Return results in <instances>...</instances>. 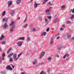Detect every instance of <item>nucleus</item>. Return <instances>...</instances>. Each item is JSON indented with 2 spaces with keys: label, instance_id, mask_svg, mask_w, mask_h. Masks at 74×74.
<instances>
[{
  "label": "nucleus",
  "instance_id": "8",
  "mask_svg": "<svg viewBox=\"0 0 74 74\" xmlns=\"http://www.w3.org/2000/svg\"><path fill=\"white\" fill-rule=\"evenodd\" d=\"M7 70H12V68H11L10 65H8L6 67Z\"/></svg>",
  "mask_w": 74,
  "mask_h": 74
},
{
  "label": "nucleus",
  "instance_id": "40",
  "mask_svg": "<svg viewBox=\"0 0 74 74\" xmlns=\"http://www.w3.org/2000/svg\"><path fill=\"white\" fill-rule=\"evenodd\" d=\"M49 28H47V29L46 31L47 32H49Z\"/></svg>",
  "mask_w": 74,
  "mask_h": 74
},
{
  "label": "nucleus",
  "instance_id": "12",
  "mask_svg": "<svg viewBox=\"0 0 74 74\" xmlns=\"http://www.w3.org/2000/svg\"><path fill=\"white\" fill-rule=\"evenodd\" d=\"M69 54L67 53L66 54H65L63 57L62 58L63 59H65L66 58V57H69Z\"/></svg>",
  "mask_w": 74,
  "mask_h": 74
},
{
  "label": "nucleus",
  "instance_id": "14",
  "mask_svg": "<svg viewBox=\"0 0 74 74\" xmlns=\"http://www.w3.org/2000/svg\"><path fill=\"white\" fill-rule=\"evenodd\" d=\"M21 1H22V0H17L16 1V4H20V3L21 2Z\"/></svg>",
  "mask_w": 74,
  "mask_h": 74
},
{
  "label": "nucleus",
  "instance_id": "30",
  "mask_svg": "<svg viewBox=\"0 0 74 74\" xmlns=\"http://www.w3.org/2000/svg\"><path fill=\"white\" fill-rule=\"evenodd\" d=\"M22 53H21L20 54H18V56L17 58H19L20 57V56H21V55H22Z\"/></svg>",
  "mask_w": 74,
  "mask_h": 74
},
{
  "label": "nucleus",
  "instance_id": "21",
  "mask_svg": "<svg viewBox=\"0 0 74 74\" xmlns=\"http://www.w3.org/2000/svg\"><path fill=\"white\" fill-rule=\"evenodd\" d=\"M37 60H36L34 61L33 63V64L34 65L35 64H37Z\"/></svg>",
  "mask_w": 74,
  "mask_h": 74
},
{
  "label": "nucleus",
  "instance_id": "36",
  "mask_svg": "<svg viewBox=\"0 0 74 74\" xmlns=\"http://www.w3.org/2000/svg\"><path fill=\"white\" fill-rule=\"evenodd\" d=\"M45 22H46V23L48 22V20L46 18L45 19Z\"/></svg>",
  "mask_w": 74,
  "mask_h": 74
},
{
  "label": "nucleus",
  "instance_id": "59",
  "mask_svg": "<svg viewBox=\"0 0 74 74\" xmlns=\"http://www.w3.org/2000/svg\"><path fill=\"white\" fill-rule=\"evenodd\" d=\"M40 21H42V19H41V18L40 19Z\"/></svg>",
  "mask_w": 74,
  "mask_h": 74
},
{
  "label": "nucleus",
  "instance_id": "13",
  "mask_svg": "<svg viewBox=\"0 0 74 74\" xmlns=\"http://www.w3.org/2000/svg\"><path fill=\"white\" fill-rule=\"evenodd\" d=\"M59 21V19L58 18H56L53 22V23H56L58 22Z\"/></svg>",
  "mask_w": 74,
  "mask_h": 74
},
{
  "label": "nucleus",
  "instance_id": "22",
  "mask_svg": "<svg viewBox=\"0 0 74 74\" xmlns=\"http://www.w3.org/2000/svg\"><path fill=\"white\" fill-rule=\"evenodd\" d=\"M14 55V53H11L10 54H9V55H8V58H10L12 55Z\"/></svg>",
  "mask_w": 74,
  "mask_h": 74
},
{
  "label": "nucleus",
  "instance_id": "56",
  "mask_svg": "<svg viewBox=\"0 0 74 74\" xmlns=\"http://www.w3.org/2000/svg\"><path fill=\"white\" fill-rule=\"evenodd\" d=\"M57 39H59V37H58L56 38Z\"/></svg>",
  "mask_w": 74,
  "mask_h": 74
},
{
  "label": "nucleus",
  "instance_id": "31",
  "mask_svg": "<svg viewBox=\"0 0 74 74\" xmlns=\"http://www.w3.org/2000/svg\"><path fill=\"white\" fill-rule=\"evenodd\" d=\"M74 18V14H72L71 16V19H73V18Z\"/></svg>",
  "mask_w": 74,
  "mask_h": 74
},
{
  "label": "nucleus",
  "instance_id": "47",
  "mask_svg": "<svg viewBox=\"0 0 74 74\" xmlns=\"http://www.w3.org/2000/svg\"><path fill=\"white\" fill-rule=\"evenodd\" d=\"M21 19V18H20V17H18L17 20H19V19Z\"/></svg>",
  "mask_w": 74,
  "mask_h": 74
},
{
  "label": "nucleus",
  "instance_id": "57",
  "mask_svg": "<svg viewBox=\"0 0 74 74\" xmlns=\"http://www.w3.org/2000/svg\"><path fill=\"white\" fill-rule=\"evenodd\" d=\"M21 74H25V73L22 72V73H21Z\"/></svg>",
  "mask_w": 74,
  "mask_h": 74
},
{
  "label": "nucleus",
  "instance_id": "42",
  "mask_svg": "<svg viewBox=\"0 0 74 74\" xmlns=\"http://www.w3.org/2000/svg\"><path fill=\"white\" fill-rule=\"evenodd\" d=\"M48 4H49V5H53L52 4H51V2H49L48 3Z\"/></svg>",
  "mask_w": 74,
  "mask_h": 74
},
{
  "label": "nucleus",
  "instance_id": "39",
  "mask_svg": "<svg viewBox=\"0 0 74 74\" xmlns=\"http://www.w3.org/2000/svg\"><path fill=\"white\" fill-rule=\"evenodd\" d=\"M9 61L11 62H12V61H13V60H12V58H10L9 60Z\"/></svg>",
  "mask_w": 74,
  "mask_h": 74
},
{
  "label": "nucleus",
  "instance_id": "62",
  "mask_svg": "<svg viewBox=\"0 0 74 74\" xmlns=\"http://www.w3.org/2000/svg\"><path fill=\"white\" fill-rule=\"evenodd\" d=\"M40 65H41V64H40Z\"/></svg>",
  "mask_w": 74,
  "mask_h": 74
},
{
  "label": "nucleus",
  "instance_id": "61",
  "mask_svg": "<svg viewBox=\"0 0 74 74\" xmlns=\"http://www.w3.org/2000/svg\"><path fill=\"white\" fill-rule=\"evenodd\" d=\"M71 11H72V10H70V12H71Z\"/></svg>",
  "mask_w": 74,
  "mask_h": 74
},
{
  "label": "nucleus",
  "instance_id": "4",
  "mask_svg": "<svg viewBox=\"0 0 74 74\" xmlns=\"http://www.w3.org/2000/svg\"><path fill=\"white\" fill-rule=\"evenodd\" d=\"M14 61H17L18 60V58L17 57L16 58V54H15L13 56V57Z\"/></svg>",
  "mask_w": 74,
  "mask_h": 74
},
{
  "label": "nucleus",
  "instance_id": "41",
  "mask_svg": "<svg viewBox=\"0 0 74 74\" xmlns=\"http://www.w3.org/2000/svg\"><path fill=\"white\" fill-rule=\"evenodd\" d=\"M61 7L62 8H63V9L65 8V6H64V5L62 6Z\"/></svg>",
  "mask_w": 74,
  "mask_h": 74
},
{
  "label": "nucleus",
  "instance_id": "49",
  "mask_svg": "<svg viewBox=\"0 0 74 74\" xmlns=\"http://www.w3.org/2000/svg\"><path fill=\"white\" fill-rule=\"evenodd\" d=\"M52 8L51 7H50L49 8V10H50H50H51V8Z\"/></svg>",
  "mask_w": 74,
  "mask_h": 74
},
{
  "label": "nucleus",
  "instance_id": "43",
  "mask_svg": "<svg viewBox=\"0 0 74 74\" xmlns=\"http://www.w3.org/2000/svg\"><path fill=\"white\" fill-rule=\"evenodd\" d=\"M27 40L28 41H30V38H27Z\"/></svg>",
  "mask_w": 74,
  "mask_h": 74
},
{
  "label": "nucleus",
  "instance_id": "38",
  "mask_svg": "<svg viewBox=\"0 0 74 74\" xmlns=\"http://www.w3.org/2000/svg\"><path fill=\"white\" fill-rule=\"evenodd\" d=\"M1 73L3 74H5V72L4 71H2L1 72Z\"/></svg>",
  "mask_w": 74,
  "mask_h": 74
},
{
  "label": "nucleus",
  "instance_id": "27",
  "mask_svg": "<svg viewBox=\"0 0 74 74\" xmlns=\"http://www.w3.org/2000/svg\"><path fill=\"white\" fill-rule=\"evenodd\" d=\"M1 43L2 45H4V44H5V41H2Z\"/></svg>",
  "mask_w": 74,
  "mask_h": 74
},
{
  "label": "nucleus",
  "instance_id": "26",
  "mask_svg": "<svg viewBox=\"0 0 74 74\" xmlns=\"http://www.w3.org/2000/svg\"><path fill=\"white\" fill-rule=\"evenodd\" d=\"M5 11H4V12H3V13L2 14V16H4L5 15Z\"/></svg>",
  "mask_w": 74,
  "mask_h": 74
},
{
  "label": "nucleus",
  "instance_id": "11",
  "mask_svg": "<svg viewBox=\"0 0 74 74\" xmlns=\"http://www.w3.org/2000/svg\"><path fill=\"white\" fill-rule=\"evenodd\" d=\"M10 15H11V16H13L14 14V11L13 10H12L10 11V12H9Z\"/></svg>",
  "mask_w": 74,
  "mask_h": 74
},
{
  "label": "nucleus",
  "instance_id": "1",
  "mask_svg": "<svg viewBox=\"0 0 74 74\" xmlns=\"http://www.w3.org/2000/svg\"><path fill=\"white\" fill-rule=\"evenodd\" d=\"M14 24V22L13 21H12L11 24L9 25V26H12V28L11 29L9 30V32L10 33L12 32L14 30L13 29H14L15 27V25Z\"/></svg>",
  "mask_w": 74,
  "mask_h": 74
},
{
  "label": "nucleus",
  "instance_id": "46",
  "mask_svg": "<svg viewBox=\"0 0 74 74\" xmlns=\"http://www.w3.org/2000/svg\"><path fill=\"white\" fill-rule=\"evenodd\" d=\"M47 71L48 72H49V71H50V69H47Z\"/></svg>",
  "mask_w": 74,
  "mask_h": 74
},
{
  "label": "nucleus",
  "instance_id": "6",
  "mask_svg": "<svg viewBox=\"0 0 74 74\" xmlns=\"http://www.w3.org/2000/svg\"><path fill=\"white\" fill-rule=\"evenodd\" d=\"M8 8H10V6L12 4V2L10 1H9L8 2Z\"/></svg>",
  "mask_w": 74,
  "mask_h": 74
},
{
  "label": "nucleus",
  "instance_id": "53",
  "mask_svg": "<svg viewBox=\"0 0 74 74\" xmlns=\"http://www.w3.org/2000/svg\"><path fill=\"white\" fill-rule=\"evenodd\" d=\"M65 26H64V25H62V27H64Z\"/></svg>",
  "mask_w": 74,
  "mask_h": 74
},
{
  "label": "nucleus",
  "instance_id": "50",
  "mask_svg": "<svg viewBox=\"0 0 74 74\" xmlns=\"http://www.w3.org/2000/svg\"><path fill=\"white\" fill-rule=\"evenodd\" d=\"M71 40H74V37L72 38H71Z\"/></svg>",
  "mask_w": 74,
  "mask_h": 74
},
{
  "label": "nucleus",
  "instance_id": "44",
  "mask_svg": "<svg viewBox=\"0 0 74 74\" xmlns=\"http://www.w3.org/2000/svg\"><path fill=\"white\" fill-rule=\"evenodd\" d=\"M48 18L49 19H50L51 18H52V17L51 16H48Z\"/></svg>",
  "mask_w": 74,
  "mask_h": 74
},
{
  "label": "nucleus",
  "instance_id": "18",
  "mask_svg": "<svg viewBox=\"0 0 74 74\" xmlns=\"http://www.w3.org/2000/svg\"><path fill=\"white\" fill-rule=\"evenodd\" d=\"M46 34H47V33L45 32H44L41 33V36H45Z\"/></svg>",
  "mask_w": 74,
  "mask_h": 74
},
{
  "label": "nucleus",
  "instance_id": "32",
  "mask_svg": "<svg viewBox=\"0 0 74 74\" xmlns=\"http://www.w3.org/2000/svg\"><path fill=\"white\" fill-rule=\"evenodd\" d=\"M45 73L44 72V71H42L41 73H40V74H45Z\"/></svg>",
  "mask_w": 74,
  "mask_h": 74
},
{
  "label": "nucleus",
  "instance_id": "19",
  "mask_svg": "<svg viewBox=\"0 0 74 74\" xmlns=\"http://www.w3.org/2000/svg\"><path fill=\"white\" fill-rule=\"evenodd\" d=\"M4 38V36L3 35H2L0 38V40H2Z\"/></svg>",
  "mask_w": 74,
  "mask_h": 74
},
{
  "label": "nucleus",
  "instance_id": "48",
  "mask_svg": "<svg viewBox=\"0 0 74 74\" xmlns=\"http://www.w3.org/2000/svg\"><path fill=\"white\" fill-rule=\"evenodd\" d=\"M72 12L74 14V9L72 10Z\"/></svg>",
  "mask_w": 74,
  "mask_h": 74
},
{
  "label": "nucleus",
  "instance_id": "3",
  "mask_svg": "<svg viewBox=\"0 0 74 74\" xmlns=\"http://www.w3.org/2000/svg\"><path fill=\"white\" fill-rule=\"evenodd\" d=\"M45 11V12L47 15H50V13H49L50 11V10H49V9H46Z\"/></svg>",
  "mask_w": 74,
  "mask_h": 74
},
{
  "label": "nucleus",
  "instance_id": "24",
  "mask_svg": "<svg viewBox=\"0 0 74 74\" xmlns=\"http://www.w3.org/2000/svg\"><path fill=\"white\" fill-rule=\"evenodd\" d=\"M11 48H10V49H8V50L7 52V54H8V53H10V51H11Z\"/></svg>",
  "mask_w": 74,
  "mask_h": 74
},
{
  "label": "nucleus",
  "instance_id": "20",
  "mask_svg": "<svg viewBox=\"0 0 74 74\" xmlns=\"http://www.w3.org/2000/svg\"><path fill=\"white\" fill-rule=\"evenodd\" d=\"M2 56V60H4V57H5V53H3Z\"/></svg>",
  "mask_w": 74,
  "mask_h": 74
},
{
  "label": "nucleus",
  "instance_id": "45",
  "mask_svg": "<svg viewBox=\"0 0 74 74\" xmlns=\"http://www.w3.org/2000/svg\"><path fill=\"white\" fill-rule=\"evenodd\" d=\"M56 57H57V58H59V56L58 55H56Z\"/></svg>",
  "mask_w": 74,
  "mask_h": 74
},
{
  "label": "nucleus",
  "instance_id": "55",
  "mask_svg": "<svg viewBox=\"0 0 74 74\" xmlns=\"http://www.w3.org/2000/svg\"><path fill=\"white\" fill-rule=\"evenodd\" d=\"M21 71H23V69L21 68L20 69Z\"/></svg>",
  "mask_w": 74,
  "mask_h": 74
},
{
  "label": "nucleus",
  "instance_id": "34",
  "mask_svg": "<svg viewBox=\"0 0 74 74\" xmlns=\"http://www.w3.org/2000/svg\"><path fill=\"white\" fill-rule=\"evenodd\" d=\"M44 0V1L43 2V4H45V3H46V1H48V0Z\"/></svg>",
  "mask_w": 74,
  "mask_h": 74
},
{
  "label": "nucleus",
  "instance_id": "51",
  "mask_svg": "<svg viewBox=\"0 0 74 74\" xmlns=\"http://www.w3.org/2000/svg\"><path fill=\"white\" fill-rule=\"evenodd\" d=\"M58 35H59V34H56V36L57 37V36H58Z\"/></svg>",
  "mask_w": 74,
  "mask_h": 74
},
{
  "label": "nucleus",
  "instance_id": "52",
  "mask_svg": "<svg viewBox=\"0 0 74 74\" xmlns=\"http://www.w3.org/2000/svg\"><path fill=\"white\" fill-rule=\"evenodd\" d=\"M33 0H31L30 1H29L28 2V3H30L31 2H32L33 1Z\"/></svg>",
  "mask_w": 74,
  "mask_h": 74
},
{
  "label": "nucleus",
  "instance_id": "7",
  "mask_svg": "<svg viewBox=\"0 0 74 74\" xmlns=\"http://www.w3.org/2000/svg\"><path fill=\"white\" fill-rule=\"evenodd\" d=\"M2 27H3V29H7V28L8 27V25L7 23H5L4 25L2 26Z\"/></svg>",
  "mask_w": 74,
  "mask_h": 74
},
{
  "label": "nucleus",
  "instance_id": "54",
  "mask_svg": "<svg viewBox=\"0 0 74 74\" xmlns=\"http://www.w3.org/2000/svg\"><path fill=\"white\" fill-rule=\"evenodd\" d=\"M1 47H0V51L1 52Z\"/></svg>",
  "mask_w": 74,
  "mask_h": 74
},
{
  "label": "nucleus",
  "instance_id": "9",
  "mask_svg": "<svg viewBox=\"0 0 74 74\" xmlns=\"http://www.w3.org/2000/svg\"><path fill=\"white\" fill-rule=\"evenodd\" d=\"M16 44L18 45L19 47H21V45H22V42L21 41L18 42Z\"/></svg>",
  "mask_w": 74,
  "mask_h": 74
},
{
  "label": "nucleus",
  "instance_id": "58",
  "mask_svg": "<svg viewBox=\"0 0 74 74\" xmlns=\"http://www.w3.org/2000/svg\"><path fill=\"white\" fill-rule=\"evenodd\" d=\"M12 68H14V66L12 65Z\"/></svg>",
  "mask_w": 74,
  "mask_h": 74
},
{
  "label": "nucleus",
  "instance_id": "23",
  "mask_svg": "<svg viewBox=\"0 0 74 74\" xmlns=\"http://www.w3.org/2000/svg\"><path fill=\"white\" fill-rule=\"evenodd\" d=\"M48 61H51V57H48L47 58Z\"/></svg>",
  "mask_w": 74,
  "mask_h": 74
},
{
  "label": "nucleus",
  "instance_id": "37",
  "mask_svg": "<svg viewBox=\"0 0 74 74\" xmlns=\"http://www.w3.org/2000/svg\"><path fill=\"white\" fill-rule=\"evenodd\" d=\"M64 30V28H63L62 27H61L60 29V31H62Z\"/></svg>",
  "mask_w": 74,
  "mask_h": 74
},
{
  "label": "nucleus",
  "instance_id": "5",
  "mask_svg": "<svg viewBox=\"0 0 74 74\" xmlns=\"http://www.w3.org/2000/svg\"><path fill=\"white\" fill-rule=\"evenodd\" d=\"M44 55H45V52L43 51L42 52L40 53V58L41 59L43 56H44Z\"/></svg>",
  "mask_w": 74,
  "mask_h": 74
},
{
  "label": "nucleus",
  "instance_id": "29",
  "mask_svg": "<svg viewBox=\"0 0 74 74\" xmlns=\"http://www.w3.org/2000/svg\"><path fill=\"white\" fill-rule=\"evenodd\" d=\"M66 23L67 24H70L71 23V21H66Z\"/></svg>",
  "mask_w": 74,
  "mask_h": 74
},
{
  "label": "nucleus",
  "instance_id": "33",
  "mask_svg": "<svg viewBox=\"0 0 74 74\" xmlns=\"http://www.w3.org/2000/svg\"><path fill=\"white\" fill-rule=\"evenodd\" d=\"M71 35H69L68 36V39H70L71 38Z\"/></svg>",
  "mask_w": 74,
  "mask_h": 74
},
{
  "label": "nucleus",
  "instance_id": "10",
  "mask_svg": "<svg viewBox=\"0 0 74 74\" xmlns=\"http://www.w3.org/2000/svg\"><path fill=\"white\" fill-rule=\"evenodd\" d=\"M40 5V4H37L36 2H35L34 3V8H36L37 7V5Z\"/></svg>",
  "mask_w": 74,
  "mask_h": 74
},
{
  "label": "nucleus",
  "instance_id": "28",
  "mask_svg": "<svg viewBox=\"0 0 74 74\" xmlns=\"http://www.w3.org/2000/svg\"><path fill=\"white\" fill-rule=\"evenodd\" d=\"M37 30L35 28H32L31 30L32 32H36Z\"/></svg>",
  "mask_w": 74,
  "mask_h": 74
},
{
  "label": "nucleus",
  "instance_id": "25",
  "mask_svg": "<svg viewBox=\"0 0 74 74\" xmlns=\"http://www.w3.org/2000/svg\"><path fill=\"white\" fill-rule=\"evenodd\" d=\"M27 26H28V24H26L25 25L23 26V27H24L25 29H26V28H27Z\"/></svg>",
  "mask_w": 74,
  "mask_h": 74
},
{
  "label": "nucleus",
  "instance_id": "60",
  "mask_svg": "<svg viewBox=\"0 0 74 74\" xmlns=\"http://www.w3.org/2000/svg\"><path fill=\"white\" fill-rule=\"evenodd\" d=\"M67 60H69V58H68L67 59Z\"/></svg>",
  "mask_w": 74,
  "mask_h": 74
},
{
  "label": "nucleus",
  "instance_id": "2",
  "mask_svg": "<svg viewBox=\"0 0 74 74\" xmlns=\"http://www.w3.org/2000/svg\"><path fill=\"white\" fill-rule=\"evenodd\" d=\"M63 47V45H60L58 47L57 51L58 53H59V52H60V50L61 49H62Z\"/></svg>",
  "mask_w": 74,
  "mask_h": 74
},
{
  "label": "nucleus",
  "instance_id": "16",
  "mask_svg": "<svg viewBox=\"0 0 74 74\" xmlns=\"http://www.w3.org/2000/svg\"><path fill=\"white\" fill-rule=\"evenodd\" d=\"M8 18H4L3 19V21L6 22H7V21H8Z\"/></svg>",
  "mask_w": 74,
  "mask_h": 74
},
{
  "label": "nucleus",
  "instance_id": "35",
  "mask_svg": "<svg viewBox=\"0 0 74 74\" xmlns=\"http://www.w3.org/2000/svg\"><path fill=\"white\" fill-rule=\"evenodd\" d=\"M27 19V16H26L24 20V22H25L26 21V20Z\"/></svg>",
  "mask_w": 74,
  "mask_h": 74
},
{
  "label": "nucleus",
  "instance_id": "17",
  "mask_svg": "<svg viewBox=\"0 0 74 74\" xmlns=\"http://www.w3.org/2000/svg\"><path fill=\"white\" fill-rule=\"evenodd\" d=\"M53 38H52L51 39L50 44H51V45H52V44H53Z\"/></svg>",
  "mask_w": 74,
  "mask_h": 74
},
{
  "label": "nucleus",
  "instance_id": "15",
  "mask_svg": "<svg viewBox=\"0 0 74 74\" xmlns=\"http://www.w3.org/2000/svg\"><path fill=\"white\" fill-rule=\"evenodd\" d=\"M25 40V37H20L18 39V40Z\"/></svg>",
  "mask_w": 74,
  "mask_h": 74
},
{
  "label": "nucleus",
  "instance_id": "63",
  "mask_svg": "<svg viewBox=\"0 0 74 74\" xmlns=\"http://www.w3.org/2000/svg\"><path fill=\"white\" fill-rule=\"evenodd\" d=\"M39 66H40V65H39Z\"/></svg>",
  "mask_w": 74,
  "mask_h": 74
}]
</instances>
